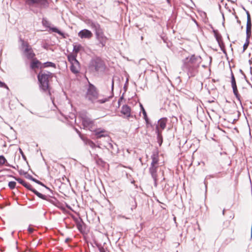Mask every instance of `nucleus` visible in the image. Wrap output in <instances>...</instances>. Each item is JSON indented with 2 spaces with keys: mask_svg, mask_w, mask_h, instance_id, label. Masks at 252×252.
<instances>
[{
  "mask_svg": "<svg viewBox=\"0 0 252 252\" xmlns=\"http://www.w3.org/2000/svg\"><path fill=\"white\" fill-rule=\"evenodd\" d=\"M86 23L95 31L97 39L102 46H104L107 40V38L105 36L99 24L90 20H87Z\"/></svg>",
  "mask_w": 252,
  "mask_h": 252,
  "instance_id": "nucleus-3",
  "label": "nucleus"
},
{
  "mask_svg": "<svg viewBox=\"0 0 252 252\" xmlns=\"http://www.w3.org/2000/svg\"><path fill=\"white\" fill-rule=\"evenodd\" d=\"M26 3L34 13H38L39 9L45 8L48 7L47 0H25Z\"/></svg>",
  "mask_w": 252,
  "mask_h": 252,
  "instance_id": "nucleus-4",
  "label": "nucleus"
},
{
  "mask_svg": "<svg viewBox=\"0 0 252 252\" xmlns=\"http://www.w3.org/2000/svg\"><path fill=\"white\" fill-rule=\"evenodd\" d=\"M123 99V97H121V98H120V99L119 100V101H118L119 103H120V100H121V99Z\"/></svg>",
  "mask_w": 252,
  "mask_h": 252,
  "instance_id": "nucleus-45",
  "label": "nucleus"
},
{
  "mask_svg": "<svg viewBox=\"0 0 252 252\" xmlns=\"http://www.w3.org/2000/svg\"><path fill=\"white\" fill-rule=\"evenodd\" d=\"M167 122V119L166 118H162L158 120V125L157 126L156 128V132L158 139L161 138L162 130L166 127Z\"/></svg>",
  "mask_w": 252,
  "mask_h": 252,
  "instance_id": "nucleus-7",
  "label": "nucleus"
},
{
  "mask_svg": "<svg viewBox=\"0 0 252 252\" xmlns=\"http://www.w3.org/2000/svg\"><path fill=\"white\" fill-rule=\"evenodd\" d=\"M251 237H252V227H251Z\"/></svg>",
  "mask_w": 252,
  "mask_h": 252,
  "instance_id": "nucleus-44",
  "label": "nucleus"
},
{
  "mask_svg": "<svg viewBox=\"0 0 252 252\" xmlns=\"http://www.w3.org/2000/svg\"><path fill=\"white\" fill-rule=\"evenodd\" d=\"M28 230L29 233L31 234V233H32L33 232L34 229L33 228L31 227V226H29L28 229Z\"/></svg>",
  "mask_w": 252,
  "mask_h": 252,
  "instance_id": "nucleus-39",
  "label": "nucleus"
},
{
  "mask_svg": "<svg viewBox=\"0 0 252 252\" xmlns=\"http://www.w3.org/2000/svg\"><path fill=\"white\" fill-rule=\"evenodd\" d=\"M53 74L48 71H41L38 76L37 78L39 82V87L43 92H48L50 93L49 82L52 78Z\"/></svg>",
  "mask_w": 252,
  "mask_h": 252,
  "instance_id": "nucleus-2",
  "label": "nucleus"
},
{
  "mask_svg": "<svg viewBox=\"0 0 252 252\" xmlns=\"http://www.w3.org/2000/svg\"><path fill=\"white\" fill-rule=\"evenodd\" d=\"M99 250L100 252H105L104 249L103 247H99Z\"/></svg>",
  "mask_w": 252,
  "mask_h": 252,
  "instance_id": "nucleus-40",
  "label": "nucleus"
},
{
  "mask_svg": "<svg viewBox=\"0 0 252 252\" xmlns=\"http://www.w3.org/2000/svg\"><path fill=\"white\" fill-rule=\"evenodd\" d=\"M70 70L71 71L76 74L79 72L80 66L79 62L77 61L75 62L71 63Z\"/></svg>",
  "mask_w": 252,
  "mask_h": 252,
  "instance_id": "nucleus-15",
  "label": "nucleus"
},
{
  "mask_svg": "<svg viewBox=\"0 0 252 252\" xmlns=\"http://www.w3.org/2000/svg\"><path fill=\"white\" fill-rule=\"evenodd\" d=\"M23 186H24L27 189L32 191H33V190H34V189L32 188V186L30 184H29V183H27L26 182H25V183L24 184Z\"/></svg>",
  "mask_w": 252,
  "mask_h": 252,
  "instance_id": "nucleus-27",
  "label": "nucleus"
},
{
  "mask_svg": "<svg viewBox=\"0 0 252 252\" xmlns=\"http://www.w3.org/2000/svg\"><path fill=\"white\" fill-rule=\"evenodd\" d=\"M83 48V47L79 44H73V53L77 55V53Z\"/></svg>",
  "mask_w": 252,
  "mask_h": 252,
  "instance_id": "nucleus-21",
  "label": "nucleus"
},
{
  "mask_svg": "<svg viewBox=\"0 0 252 252\" xmlns=\"http://www.w3.org/2000/svg\"><path fill=\"white\" fill-rule=\"evenodd\" d=\"M16 183L14 181L9 182L8 183V187L10 189H13L15 188Z\"/></svg>",
  "mask_w": 252,
  "mask_h": 252,
  "instance_id": "nucleus-28",
  "label": "nucleus"
},
{
  "mask_svg": "<svg viewBox=\"0 0 252 252\" xmlns=\"http://www.w3.org/2000/svg\"><path fill=\"white\" fill-rule=\"evenodd\" d=\"M224 210L223 211V214L224 215Z\"/></svg>",
  "mask_w": 252,
  "mask_h": 252,
  "instance_id": "nucleus-47",
  "label": "nucleus"
},
{
  "mask_svg": "<svg viewBox=\"0 0 252 252\" xmlns=\"http://www.w3.org/2000/svg\"><path fill=\"white\" fill-rule=\"evenodd\" d=\"M82 125L84 128L88 129L91 131L93 130V127L94 126V122L89 118L85 114L81 115Z\"/></svg>",
  "mask_w": 252,
  "mask_h": 252,
  "instance_id": "nucleus-8",
  "label": "nucleus"
},
{
  "mask_svg": "<svg viewBox=\"0 0 252 252\" xmlns=\"http://www.w3.org/2000/svg\"><path fill=\"white\" fill-rule=\"evenodd\" d=\"M0 87L1 88H5L6 89H8V87L7 86V85L3 82H2L0 81Z\"/></svg>",
  "mask_w": 252,
  "mask_h": 252,
  "instance_id": "nucleus-36",
  "label": "nucleus"
},
{
  "mask_svg": "<svg viewBox=\"0 0 252 252\" xmlns=\"http://www.w3.org/2000/svg\"><path fill=\"white\" fill-rule=\"evenodd\" d=\"M90 67L95 71H99L104 68L103 62L99 58L93 59L90 63Z\"/></svg>",
  "mask_w": 252,
  "mask_h": 252,
  "instance_id": "nucleus-9",
  "label": "nucleus"
},
{
  "mask_svg": "<svg viewBox=\"0 0 252 252\" xmlns=\"http://www.w3.org/2000/svg\"><path fill=\"white\" fill-rule=\"evenodd\" d=\"M121 113L125 115L127 119L132 117L131 115V108L127 105H125L122 106Z\"/></svg>",
  "mask_w": 252,
  "mask_h": 252,
  "instance_id": "nucleus-14",
  "label": "nucleus"
},
{
  "mask_svg": "<svg viewBox=\"0 0 252 252\" xmlns=\"http://www.w3.org/2000/svg\"><path fill=\"white\" fill-rule=\"evenodd\" d=\"M167 2L168 3L170 4V0H166Z\"/></svg>",
  "mask_w": 252,
  "mask_h": 252,
  "instance_id": "nucleus-43",
  "label": "nucleus"
},
{
  "mask_svg": "<svg viewBox=\"0 0 252 252\" xmlns=\"http://www.w3.org/2000/svg\"><path fill=\"white\" fill-rule=\"evenodd\" d=\"M78 36L81 38H91L93 36V33L88 30H83L78 33Z\"/></svg>",
  "mask_w": 252,
  "mask_h": 252,
  "instance_id": "nucleus-13",
  "label": "nucleus"
},
{
  "mask_svg": "<svg viewBox=\"0 0 252 252\" xmlns=\"http://www.w3.org/2000/svg\"><path fill=\"white\" fill-rule=\"evenodd\" d=\"M75 221H76V226H77L78 229L80 231H82V229H83V222L82 220L81 219H76L75 220Z\"/></svg>",
  "mask_w": 252,
  "mask_h": 252,
  "instance_id": "nucleus-20",
  "label": "nucleus"
},
{
  "mask_svg": "<svg viewBox=\"0 0 252 252\" xmlns=\"http://www.w3.org/2000/svg\"><path fill=\"white\" fill-rule=\"evenodd\" d=\"M6 161V160L3 156H0V164H4Z\"/></svg>",
  "mask_w": 252,
  "mask_h": 252,
  "instance_id": "nucleus-32",
  "label": "nucleus"
},
{
  "mask_svg": "<svg viewBox=\"0 0 252 252\" xmlns=\"http://www.w3.org/2000/svg\"><path fill=\"white\" fill-rule=\"evenodd\" d=\"M30 179H31L32 181H33V182L39 184V185H41L42 186H44V185L41 182H40L39 181L33 178V177H32V176L30 177Z\"/></svg>",
  "mask_w": 252,
  "mask_h": 252,
  "instance_id": "nucleus-33",
  "label": "nucleus"
},
{
  "mask_svg": "<svg viewBox=\"0 0 252 252\" xmlns=\"http://www.w3.org/2000/svg\"><path fill=\"white\" fill-rule=\"evenodd\" d=\"M36 195H37L38 197L43 199V200H47V197L45 195H43L42 194H41V193L39 192L38 191H37V190H36L35 189L34 190H33V191H32Z\"/></svg>",
  "mask_w": 252,
  "mask_h": 252,
  "instance_id": "nucleus-23",
  "label": "nucleus"
},
{
  "mask_svg": "<svg viewBox=\"0 0 252 252\" xmlns=\"http://www.w3.org/2000/svg\"><path fill=\"white\" fill-rule=\"evenodd\" d=\"M41 64V63L39 61L36 59H34L31 63V67L32 69H35L36 68L39 67V65Z\"/></svg>",
  "mask_w": 252,
  "mask_h": 252,
  "instance_id": "nucleus-19",
  "label": "nucleus"
},
{
  "mask_svg": "<svg viewBox=\"0 0 252 252\" xmlns=\"http://www.w3.org/2000/svg\"><path fill=\"white\" fill-rule=\"evenodd\" d=\"M231 85H232V87L236 86V83L235 79L234 78V76L232 72H231Z\"/></svg>",
  "mask_w": 252,
  "mask_h": 252,
  "instance_id": "nucleus-31",
  "label": "nucleus"
},
{
  "mask_svg": "<svg viewBox=\"0 0 252 252\" xmlns=\"http://www.w3.org/2000/svg\"><path fill=\"white\" fill-rule=\"evenodd\" d=\"M95 157H98V156H97V155H95Z\"/></svg>",
  "mask_w": 252,
  "mask_h": 252,
  "instance_id": "nucleus-48",
  "label": "nucleus"
},
{
  "mask_svg": "<svg viewBox=\"0 0 252 252\" xmlns=\"http://www.w3.org/2000/svg\"><path fill=\"white\" fill-rule=\"evenodd\" d=\"M69 241H70V239H69V238H66V239L65 240V243H67Z\"/></svg>",
  "mask_w": 252,
  "mask_h": 252,
  "instance_id": "nucleus-42",
  "label": "nucleus"
},
{
  "mask_svg": "<svg viewBox=\"0 0 252 252\" xmlns=\"http://www.w3.org/2000/svg\"><path fill=\"white\" fill-rule=\"evenodd\" d=\"M130 202L132 204L131 206V210H132L133 208L135 209L136 207V202L134 198H131V199L130 200Z\"/></svg>",
  "mask_w": 252,
  "mask_h": 252,
  "instance_id": "nucleus-29",
  "label": "nucleus"
},
{
  "mask_svg": "<svg viewBox=\"0 0 252 252\" xmlns=\"http://www.w3.org/2000/svg\"><path fill=\"white\" fill-rule=\"evenodd\" d=\"M232 87L233 93L234 94H236L238 93V90L237 88V86H232Z\"/></svg>",
  "mask_w": 252,
  "mask_h": 252,
  "instance_id": "nucleus-37",
  "label": "nucleus"
},
{
  "mask_svg": "<svg viewBox=\"0 0 252 252\" xmlns=\"http://www.w3.org/2000/svg\"><path fill=\"white\" fill-rule=\"evenodd\" d=\"M98 93L94 86L89 84L86 94V97L92 102H95L98 98Z\"/></svg>",
  "mask_w": 252,
  "mask_h": 252,
  "instance_id": "nucleus-5",
  "label": "nucleus"
},
{
  "mask_svg": "<svg viewBox=\"0 0 252 252\" xmlns=\"http://www.w3.org/2000/svg\"><path fill=\"white\" fill-rule=\"evenodd\" d=\"M159 167V165H151L149 168V172L153 178L155 185L157 184V182L158 181V175H157V170Z\"/></svg>",
  "mask_w": 252,
  "mask_h": 252,
  "instance_id": "nucleus-11",
  "label": "nucleus"
},
{
  "mask_svg": "<svg viewBox=\"0 0 252 252\" xmlns=\"http://www.w3.org/2000/svg\"><path fill=\"white\" fill-rule=\"evenodd\" d=\"M247 16V21L246 26V34L248 38H250L251 35L252 22L250 14L249 11L244 9Z\"/></svg>",
  "mask_w": 252,
  "mask_h": 252,
  "instance_id": "nucleus-10",
  "label": "nucleus"
},
{
  "mask_svg": "<svg viewBox=\"0 0 252 252\" xmlns=\"http://www.w3.org/2000/svg\"><path fill=\"white\" fill-rule=\"evenodd\" d=\"M182 62L183 71L187 73L189 78H190L197 74L201 58L199 56L192 55L183 60Z\"/></svg>",
  "mask_w": 252,
  "mask_h": 252,
  "instance_id": "nucleus-1",
  "label": "nucleus"
},
{
  "mask_svg": "<svg viewBox=\"0 0 252 252\" xmlns=\"http://www.w3.org/2000/svg\"><path fill=\"white\" fill-rule=\"evenodd\" d=\"M236 97V98L237 99V100L241 103V96L239 94V93H237L236 94H234Z\"/></svg>",
  "mask_w": 252,
  "mask_h": 252,
  "instance_id": "nucleus-38",
  "label": "nucleus"
},
{
  "mask_svg": "<svg viewBox=\"0 0 252 252\" xmlns=\"http://www.w3.org/2000/svg\"><path fill=\"white\" fill-rule=\"evenodd\" d=\"M96 138H100L102 137H106L108 134L104 129H97L94 131Z\"/></svg>",
  "mask_w": 252,
  "mask_h": 252,
  "instance_id": "nucleus-16",
  "label": "nucleus"
},
{
  "mask_svg": "<svg viewBox=\"0 0 252 252\" xmlns=\"http://www.w3.org/2000/svg\"><path fill=\"white\" fill-rule=\"evenodd\" d=\"M140 106H141V110H142V114L143 115L144 119H145V120L146 122V123H148L149 120H148V116H147L146 112L145 110L144 109V107H143V106L141 104H140Z\"/></svg>",
  "mask_w": 252,
  "mask_h": 252,
  "instance_id": "nucleus-25",
  "label": "nucleus"
},
{
  "mask_svg": "<svg viewBox=\"0 0 252 252\" xmlns=\"http://www.w3.org/2000/svg\"><path fill=\"white\" fill-rule=\"evenodd\" d=\"M249 38L247 37L246 41V42L245 43V44L243 45V52H245V51L247 49V48H248V47L249 46Z\"/></svg>",
  "mask_w": 252,
  "mask_h": 252,
  "instance_id": "nucleus-30",
  "label": "nucleus"
},
{
  "mask_svg": "<svg viewBox=\"0 0 252 252\" xmlns=\"http://www.w3.org/2000/svg\"><path fill=\"white\" fill-rule=\"evenodd\" d=\"M43 66L45 67H55V63H54L52 62H47L44 63Z\"/></svg>",
  "mask_w": 252,
  "mask_h": 252,
  "instance_id": "nucleus-26",
  "label": "nucleus"
},
{
  "mask_svg": "<svg viewBox=\"0 0 252 252\" xmlns=\"http://www.w3.org/2000/svg\"><path fill=\"white\" fill-rule=\"evenodd\" d=\"M79 134H80L81 138L83 140V141L84 142V143L86 145L89 146L90 147H91L93 149L95 148L96 147L100 148V146L99 145L96 146L95 143H94L92 141H91L88 139H87V138H84L81 135L80 133H79Z\"/></svg>",
  "mask_w": 252,
  "mask_h": 252,
  "instance_id": "nucleus-17",
  "label": "nucleus"
},
{
  "mask_svg": "<svg viewBox=\"0 0 252 252\" xmlns=\"http://www.w3.org/2000/svg\"><path fill=\"white\" fill-rule=\"evenodd\" d=\"M109 100V98H105L104 99H98L97 100V102H98L99 103H103Z\"/></svg>",
  "mask_w": 252,
  "mask_h": 252,
  "instance_id": "nucleus-34",
  "label": "nucleus"
},
{
  "mask_svg": "<svg viewBox=\"0 0 252 252\" xmlns=\"http://www.w3.org/2000/svg\"><path fill=\"white\" fill-rule=\"evenodd\" d=\"M237 22L240 23V21L239 20H237Z\"/></svg>",
  "mask_w": 252,
  "mask_h": 252,
  "instance_id": "nucleus-46",
  "label": "nucleus"
},
{
  "mask_svg": "<svg viewBox=\"0 0 252 252\" xmlns=\"http://www.w3.org/2000/svg\"><path fill=\"white\" fill-rule=\"evenodd\" d=\"M42 24L44 26L49 28L50 31H52V32H57L61 35H63V33L62 32H61L60 31H59L57 28L50 27L51 24L47 20L43 19Z\"/></svg>",
  "mask_w": 252,
  "mask_h": 252,
  "instance_id": "nucleus-12",
  "label": "nucleus"
},
{
  "mask_svg": "<svg viewBox=\"0 0 252 252\" xmlns=\"http://www.w3.org/2000/svg\"><path fill=\"white\" fill-rule=\"evenodd\" d=\"M36 195H37L38 197L43 199V200H47V197L45 195H43L42 194H41V193L39 192L38 191H37V190H36L35 189L34 190H33V191H32Z\"/></svg>",
  "mask_w": 252,
  "mask_h": 252,
  "instance_id": "nucleus-24",
  "label": "nucleus"
},
{
  "mask_svg": "<svg viewBox=\"0 0 252 252\" xmlns=\"http://www.w3.org/2000/svg\"><path fill=\"white\" fill-rule=\"evenodd\" d=\"M152 162L151 165H159L158 155L157 153H154L151 156Z\"/></svg>",
  "mask_w": 252,
  "mask_h": 252,
  "instance_id": "nucleus-18",
  "label": "nucleus"
},
{
  "mask_svg": "<svg viewBox=\"0 0 252 252\" xmlns=\"http://www.w3.org/2000/svg\"><path fill=\"white\" fill-rule=\"evenodd\" d=\"M16 180H17L20 184H21V185H22L23 186L24 185V184H25V181H24V180H23L21 178H15Z\"/></svg>",
  "mask_w": 252,
  "mask_h": 252,
  "instance_id": "nucleus-35",
  "label": "nucleus"
},
{
  "mask_svg": "<svg viewBox=\"0 0 252 252\" xmlns=\"http://www.w3.org/2000/svg\"><path fill=\"white\" fill-rule=\"evenodd\" d=\"M21 41L24 50V54L28 59H32L35 56V54L33 53L32 48L27 42L24 40L21 39Z\"/></svg>",
  "mask_w": 252,
  "mask_h": 252,
  "instance_id": "nucleus-6",
  "label": "nucleus"
},
{
  "mask_svg": "<svg viewBox=\"0 0 252 252\" xmlns=\"http://www.w3.org/2000/svg\"><path fill=\"white\" fill-rule=\"evenodd\" d=\"M77 55L76 54H69L67 56L68 60L70 62V63H72L77 61L76 60Z\"/></svg>",
  "mask_w": 252,
  "mask_h": 252,
  "instance_id": "nucleus-22",
  "label": "nucleus"
},
{
  "mask_svg": "<svg viewBox=\"0 0 252 252\" xmlns=\"http://www.w3.org/2000/svg\"><path fill=\"white\" fill-rule=\"evenodd\" d=\"M111 88H112V91H113V89H114V81H113V80H112V81Z\"/></svg>",
  "mask_w": 252,
  "mask_h": 252,
  "instance_id": "nucleus-41",
  "label": "nucleus"
}]
</instances>
